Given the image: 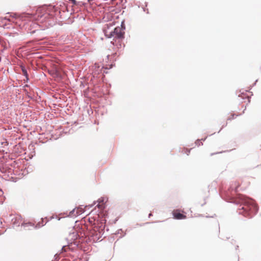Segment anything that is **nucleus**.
Returning a JSON list of instances; mask_svg holds the SVG:
<instances>
[{
	"label": "nucleus",
	"mask_w": 261,
	"mask_h": 261,
	"mask_svg": "<svg viewBox=\"0 0 261 261\" xmlns=\"http://www.w3.org/2000/svg\"><path fill=\"white\" fill-rule=\"evenodd\" d=\"M238 198L241 207L239 209L240 214H242L246 217L251 218L257 212L258 207L253 199L242 195H239Z\"/></svg>",
	"instance_id": "nucleus-1"
},
{
	"label": "nucleus",
	"mask_w": 261,
	"mask_h": 261,
	"mask_svg": "<svg viewBox=\"0 0 261 261\" xmlns=\"http://www.w3.org/2000/svg\"><path fill=\"white\" fill-rule=\"evenodd\" d=\"M124 32L122 31V29L120 27L116 28L113 32H110L108 34V31H106L105 35L108 38L114 37L113 41L111 42L114 45L116 43L115 45L117 48H119L121 47V40L124 37Z\"/></svg>",
	"instance_id": "nucleus-2"
},
{
	"label": "nucleus",
	"mask_w": 261,
	"mask_h": 261,
	"mask_svg": "<svg viewBox=\"0 0 261 261\" xmlns=\"http://www.w3.org/2000/svg\"><path fill=\"white\" fill-rule=\"evenodd\" d=\"M184 212L180 210H174L172 212V215L173 218L175 219L181 220L185 219L187 218V216L182 214Z\"/></svg>",
	"instance_id": "nucleus-3"
},
{
	"label": "nucleus",
	"mask_w": 261,
	"mask_h": 261,
	"mask_svg": "<svg viewBox=\"0 0 261 261\" xmlns=\"http://www.w3.org/2000/svg\"><path fill=\"white\" fill-rule=\"evenodd\" d=\"M250 93L248 91H246L245 92H242L241 94H239V96L241 97L242 99H247L248 102H250V96L249 94Z\"/></svg>",
	"instance_id": "nucleus-4"
},
{
	"label": "nucleus",
	"mask_w": 261,
	"mask_h": 261,
	"mask_svg": "<svg viewBox=\"0 0 261 261\" xmlns=\"http://www.w3.org/2000/svg\"><path fill=\"white\" fill-rule=\"evenodd\" d=\"M84 212V210L82 207H79L76 209H74L71 213H75L76 214H75V216H78L82 213H83Z\"/></svg>",
	"instance_id": "nucleus-5"
},
{
	"label": "nucleus",
	"mask_w": 261,
	"mask_h": 261,
	"mask_svg": "<svg viewBox=\"0 0 261 261\" xmlns=\"http://www.w3.org/2000/svg\"><path fill=\"white\" fill-rule=\"evenodd\" d=\"M23 17L24 18V19H28L29 20H34L37 19L35 16H33L32 15L29 14H24Z\"/></svg>",
	"instance_id": "nucleus-6"
},
{
	"label": "nucleus",
	"mask_w": 261,
	"mask_h": 261,
	"mask_svg": "<svg viewBox=\"0 0 261 261\" xmlns=\"http://www.w3.org/2000/svg\"><path fill=\"white\" fill-rule=\"evenodd\" d=\"M98 204H97V206L99 208H103L104 206H103V204L105 202V198H100L98 200Z\"/></svg>",
	"instance_id": "nucleus-7"
},
{
	"label": "nucleus",
	"mask_w": 261,
	"mask_h": 261,
	"mask_svg": "<svg viewBox=\"0 0 261 261\" xmlns=\"http://www.w3.org/2000/svg\"><path fill=\"white\" fill-rule=\"evenodd\" d=\"M21 70H22V74L25 76V77L27 78H28V73H27V70L25 69V68L23 66H21Z\"/></svg>",
	"instance_id": "nucleus-8"
},
{
	"label": "nucleus",
	"mask_w": 261,
	"mask_h": 261,
	"mask_svg": "<svg viewBox=\"0 0 261 261\" xmlns=\"http://www.w3.org/2000/svg\"><path fill=\"white\" fill-rule=\"evenodd\" d=\"M23 226L25 227H27L28 226H33L32 224L31 223H25V224H23Z\"/></svg>",
	"instance_id": "nucleus-9"
},
{
	"label": "nucleus",
	"mask_w": 261,
	"mask_h": 261,
	"mask_svg": "<svg viewBox=\"0 0 261 261\" xmlns=\"http://www.w3.org/2000/svg\"><path fill=\"white\" fill-rule=\"evenodd\" d=\"M234 114H231L230 117L228 118V120H231L234 118Z\"/></svg>",
	"instance_id": "nucleus-10"
},
{
	"label": "nucleus",
	"mask_w": 261,
	"mask_h": 261,
	"mask_svg": "<svg viewBox=\"0 0 261 261\" xmlns=\"http://www.w3.org/2000/svg\"><path fill=\"white\" fill-rule=\"evenodd\" d=\"M55 74L57 75V76H58L59 75V71L57 70H56L55 71Z\"/></svg>",
	"instance_id": "nucleus-11"
},
{
	"label": "nucleus",
	"mask_w": 261,
	"mask_h": 261,
	"mask_svg": "<svg viewBox=\"0 0 261 261\" xmlns=\"http://www.w3.org/2000/svg\"><path fill=\"white\" fill-rule=\"evenodd\" d=\"M190 150H188L187 149H186V151H185V153H186L188 155H189V153H190Z\"/></svg>",
	"instance_id": "nucleus-12"
},
{
	"label": "nucleus",
	"mask_w": 261,
	"mask_h": 261,
	"mask_svg": "<svg viewBox=\"0 0 261 261\" xmlns=\"http://www.w3.org/2000/svg\"><path fill=\"white\" fill-rule=\"evenodd\" d=\"M65 248H66V247H65V246H63V248H62V250H64L65 251H66Z\"/></svg>",
	"instance_id": "nucleus-13"
}]
</instances>
